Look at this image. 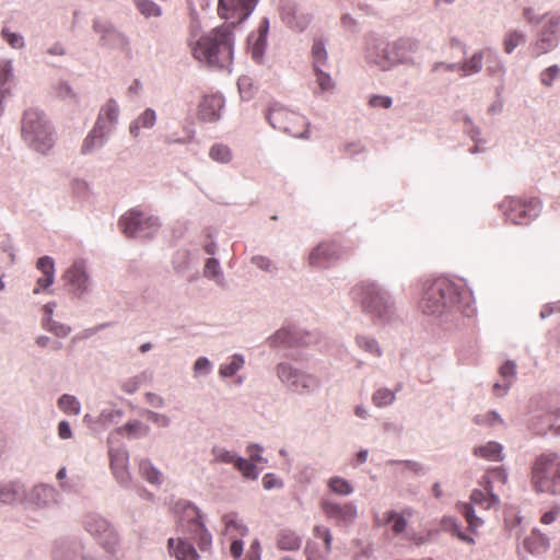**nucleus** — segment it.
Instances as JSON below:
<instances>
[{
  "label": "nucleus",
  "mask_w": 560,
  "mask_h": 560,
  "mask_svg": "<svg viewBox=\"0 0 560 560\" xmlns=\"http://www.w3.org/2000/svg\"><path fill=\"white\" fill-rule=\"evenodd\" d=\"M353 299L362 304L364 311L383 316L388 308V299L374 283L362 282L351 291Z\"/></svg>",
  "instance_id": "nucleus-6"
},
{
  "label": "nucleus",
  "mask_w": 560,
  "mask_h": 560,
  "mask_svg": "<svg viewBox=\"0 0 560 560\" xmlns=\"http://www.w3.org/2000/svg\"><path fill=\"white\" fill-rule=\"evenodd\" d=\"M140 474L151 483H156L160 481V471L155 469L149 460H142L140 463Z\"/></svg>",
  "instance_id": "nucleus-41"
},
{
  "label": "nucleus",
  "mask_w": 560,
  "mask_h": 560,
  "mask_svg": "<svg viewBox=\"0 0 560 560\" xmlns=\"http://www.w3.org/2000/svg\"><path fill=\"white\" fill-rule=\"evenodd\" d=\"M526 40L524 33L513 30L509 31L503 39V49L506 54H512L514 49L523 45Z\"/></svg>",
  "instance_id": "nucleus-29"
},
{
  "label": "nucleus",
  "mask_w": 560,
  "mask_h": 560,
  "mask_svg": "<svg viewBox=\"0 0 560 560\" xmlns=\"http://www.w3.org/2000/svg\"><path fill=\"white\" fill-rule=\"evenodd\" d=\"M277 373L279 378L296 393H307L318 386L316 377L301 373L287 363H280Z\"/></svg>",
  "instance_id": "nucleus-9"
},
{
  "label": "nucleus",
  "mask_w": 560,
  "mask_h": 560,
  "mask_svg": "<svg viewBox=\"0 0 560 560\" xmlns=\"http://www.w3.org/2000/svg\"><path fill=\"white\" fill-rule=\"evenodd\" d=\"M230 551L235 559L240 558L243 553V542L237 538H233Z\"/></svg>",
  "instance_id": "nucleus-60"
},
{
  "label": "nucleus",
  "mask_w": 560,
  "mask_h": 560,
  "mask_svg": "<svg viewBox=\"0 0 560 560\" xmlns=\"http://www.w3.org/2000/svg\"><path fill=\"white\" fill-rule=\"evenodd\" d=\"M458 288L454 282L439 278L425 288L419 307L424 314L441 315L458 302Z\"/></svg>",
  "instance_id": "nucleus-2"
},
{
  "label": "nucleus",
  "mask_w": 560,
  "mask_h": 560,
  "mask_svg": "<svg viewBox=\"0 0 560 560\" xmlns=\"http://www.w3.org/2000/svg\"><path fill=\"white\" fill-rule=\"evenodd\" d=\"M205 276L208 278H219L221 276L219 261L214 258H209L205 266Z\"/></svg>",
  "instance_id": "nucleus-51"
},
{
  "label": "nucleus",
  "mask_w": 560,
  "mask_h": 560,
  "mask_svg": "<svg viewBox=\"0 0 560 560\" xmlns=\"http://www.w3.org/2000/svg\"><path fill=\"white\" fill-rule=\"evenodd\" d=\"M119 433H126L129 438H141L148 434L149 427L140 421H131L118 429Z\"/></svg>",
  "instance_id": "nucleus-34"
},
{
  "label": "nucleus",
  "mask_w": 560,
  "mask_h": 560,
  "mask_svg": "<svg viewBox=\"0 0 560 560\" xmlns=\"http://www.w3.org/2000/svg\"><path fill=\"white\" fill-rule=\"evenodd\" d=\"M253 262L260 269L269 270L271 267V261L262 256H256L253 258Z\"/></svg>",
  "instance_id": "nucleus-61"
},
{
  "label": "nucleus",
  "mask_w": 560,
  "mask_h": 560,
  "mask_svg": "<svg viewBox=\"0 0 560 560\" xmlns=\"http://www.w3.org/2000/svg\"><path fill=\"white\" fill-rule=\"evenodd\" d=\"M328 486L332 492L340 495H348L353 491V488L350 485V482L341 477L330 478Z\"/></svg>",
  "instance_id": "nucleus-39"
},
{
  "label": "nucleus",
  "mask_w": 560,
  "mask_h": 560,
  "mask_svg": "<svg viewBox=\"0 0 560 560\" xmlns=\"http://www.w3.org/2000/svg\"><path fill=\"white\" fill-rule=\"evenodd\" d=\"M58 434L61 439L71 438V429L67 421H61L58 425Z\"/></svg>",
  "instance_id": "nucleus-62"
},
{
  "label": "nucleus",
  "mask_w": 560,
  "mask_h": 560,
  "mask_svg": "<svg viewBox=\"0 0 560 560\" xmlns=\"http://www.w3.org/2000/svg\"><path fill=\"white\" fill-rule=\"evenodd\" d=\"M244 364V359L242 355L234 354L231 358V362L221 365L220 374L224 377L233 376Z\"/></svg>",
  "instance_id": "nucleus-40"
},
{
  "label": "nucleus",
  "mask_w": 560,
  "mask_h": 560,
  "mask_svg": "<svg viewBox=\"0 0 560 560\" xmlns=\"http://www.w3.org/2000/svg\"><path fill=\"white\" fill-rule=\"evenodd\" d=\"M2 36L8 42V44L13 48H21L24 44L22 36L15 33H11L8 30L2 31Z\"/></svg>",
  "instance_id": "nucleus-53"
},
{
  "label": "nucleus",
  "mask_w": 560,
  "mask_h": 560,
  "mask_svg": "<svg viewBox=\"0 0 560 560\" xmlns=\"http://www.w3.org/2000/svg\"><path fill=\"white\" fill-rule=\"evenodd\" d=\"M523 544L524 548L533 555H541L549 548V539L537 529L532 530Z\"/></svg>",
  "instance_id": "nucleus-20"
},
{
  "label": "nucleus",
  "mask_w": 560,
  "mask_h": 560,
  "mask_svg": "<svg viewBox=\"0 0 560 560\" xmlns=\"http://www.w3.org/2000/svg\"><path fill=\"white\" fill-rule=\"evenodd\" d=\"M156 120V115L153 109H145L131 125H130V133L133 137H138L141 128H151L154 126Z\"/></svg>",
  "instance_id": "nucleus-24"
},
{
  "label": "nucleus",
  "mask_w": 560,
  "mask_h": 560,
  "mask_svg": "<svg viewBox=\"0 0 560 560\" xmlns=\"http://www.w3.org/2000/svg\"><path fill=\"white\" fill-rule=\"evenodd\" d=\"M322 509L329 518H335L339 523L349 524L357 517V508L352 503L338 504L330 501H324Z\"/></svg>",
  "instance_id": "nucleus-15"
},
{
  "label": "nucleus",
  "mask_w": 560,
  "mask_h": 560,
  "mask_svg": "<svg viewBox=\"0 0 560 560\" xmlns=\"http://www.w3.org/2000/svg\"><path fill=\"white\" fill-rule=\"evenodd\" d=\"M22 136L34 150L45 153L54 144L52 135L44 115L36 109L25 112L22 121Z\"/></svg>",
  "instance_id": "nucleus-4"
},
{
  "label": "nucleus",
  "mask_w": 560,
  "mask_h": 560,
  "mask_svg": "<svg viewBox=\"0 0 560 560\" xmlns=\"http://www.w3.org/2000/svg\"><path fill=\"white\" fill-rule=\"evenodd\" d=\"M258 0H219L218 12L230 25H222L201 36L192 46L194 57L211 67L225 68L233 59L232 27L247 19Z\"/></svg>",
  "instance_id": "nucleus-1"
},
{
  "label": "nucleus",
  "mask_w": 560,
  "mask_h": 560,
  "mask_svg": "<svg viewBox=\"0 0 560 560\" xmlns=\"http://www.w3.org/2000/svg\"><path fill=\"white\" fill-rule=\"evenodd\" d=\"M225 525V532L231 538H237L244 536L247 533V528L236 518L234 514H226L222 518Z\"/></svg>",
  "instance_id": "nucleus-27"
},
{
  "label": "nucleus",
  "mask_w": 560,
  "mask_h": 560,
  "mask_svg": "<svg viewBox=\"0 0 560 560\" xmlns=\"http://www.w3.org/2000/svg\"><path fill=\"white\" fill-rule=\"evenodd\" d=\"M48 330L52 331L58 337H66L70 332V327L56 322H50L48 325Z\"/></svg>",
  "instance_id": "nucleus-56"
},
{
  "label": "nucleus",
  "mask_w": 560,
  "mask_h": 560,
  "mask_svg": "<svg viewBox=\"0 0 560 560\" xmlns=\"http://www.w3.org/2000/svg\"><path fill=\"white\" fill-rule=\"evenodd\" d=\"M442 526L445 530H450L452 532L453 535H455L459 540L466 542V544H469V545H474L475 544V539L469 536V535H466L465 533H463L460 529H459V526L457 525L456 523V520L453 518V517H444L442 520Z\"/></svg>",
  "instance_id": "nucleus-33"
},
{
  "label": "nucleus",
  "mask_w": 560,
  "mask_h": 560,
  "mask_svg": "<svg viewBox=\"0 0 560 560\" xmlns=\"http://www.w3.org/2000/svg\"><path fill=\"white\" fill-rule=\"evenodd\" d=\"M314 535L318 538H322L325 545V551L326 553H329L331 550V533L330 530L325 526H315L314 527Z\"/></svg>",
  "instance_id": "nucleus-48"
},
{
  "label": "nucleus",
  "mask_w": 560,
  "mask_h": 560,
  "mask_svg": "<svg viewBox=\"0 0 560 560\" xmlns=\"http://www.w3.org/2000/svg\"><path fill=\"white\" fill-rule=\"evenodd\" d=\"M524 19L529 23H538V20L534 15V10L532 8H526L523 11Z\"/></svg>",
  "instance_id": "nucleus-64"
},
{
  "label": "nucleus",
  "mask_w": 560,
  "mask_h": 560,
  "mask_svg": "<svg viewBox=\"0 0 560 560\" xmlns=\"http://www.w3.org/2000/svg\"><path fill=\"white\" fill-rule=\"evenodd\" d=\"M260 453H261V447L260 446H258V445H250L248 447L249 460H252L255 464L260 463V462H265V459L261 457Z\"/></svg>",
  "instance_id": "nucleus-57"
},
{
  "label": "nucleus",
  "mask_w": 560,
  "mask_h": 560,
  "mask_svg": "<svg viewBox=\"0 0 560 560\" xmlns=\"http://www.w3.org/2000/svg\"><path fill=\"white\" fill-rule=\"evenodd\" d=\"M214 460L219 463H225L231 464L233 463L235 465V460L238 458L236 457L232 452L223 448V447H213L212 450Z\"/></svg>",
  "instance_id": "nucleus-45"
},
{
  "label": "nucleus",
  "mask_w": 560,
  "mask_h": 560,
  "mask_svg": "<svg viewBox=\"0 0 560 560\" xmlns=\"http://www.w3.org/2000/svg\"><path fill=\"white\" fill-rule=\"evenodd\" d=\"M36 267L43 273V276L39 277L36 281V287L33 290L35 294L49 288L52 284L55 278V264L52 258L49 256L40 257L37 260Z\"/></svg>",
  "instance_id": "nucleus-18"
},
{
  "label": "nucleus",
  "mask_w": 560,
  "mask_h": 560,
  "mask_svg": "<svg viewBox=\"0 0 560 560\" xmlns=\"http://www.w3.org/2000/svg\"><path fill=\"white\" fill-rule=\"evenodd\" d=\"M417 50V40L411 38H399L392 44H387L386 47L383 48L382 59L389 65L409 62Z\"/></svg>",
  "instance_id": "nucleus-11"
},
{
  "label": "nucleus",
  "mask_w": 560,
  "mask_h": 560,
  "mask_svg": "<svg viewBox=\"0 0 560 560\" xmlns=\"http://www.w3.org/2000/svg\"><path fill=\"white\" fill-rule=\"evenodd\" d=\"M85 525L86 529L97 537L106 549L109 551L114 549L117 544V536L104 518L91 516L86 520Z\"/></svg>",
  "instance_id": "nucleus-13"
},
{
  "label": "nucleus",
  "mask_w": 560,
  "mask_h": 560,
  "mask_svg": "<svg viewBox=\"0 0 560 560\" xmlns=\"http://www.w3.org/2000/svg\"><path fill=\"white\" fill-rule=\"evenodd\" d=\"M94 30L102 35V39H106L107 36H121L118 34L109 23L102 22V21H95L94 22Z\"/></svg>",
  "instance_id": "nucleus-50"
},
{
  "label": "nucleus",
  "mask_w": 560,
  "mask_h": 560,
  "mask_svg": "<svg viewBox=\"0 0 560 560\" xmlns=\"http://www.w3.org/2000/svg\"><path fill=\"white\" fill-rule=\"evenodd\" d=\"M508 476L502 467L489 469L481 478L480 485L492 487L494 483L505 485Z\"/></svg>",
  "instance_id": "nucleus-30"
},
{
  "label": "nucleus",
  "mask_w": 560,
  "mask_h": 560,
  "mask_svg": "<svg viewBox=\"0 0 560 560\" xmlns=\"http://www.w3.org/2000/svg\"><path fill=\"white\" fill-rule=\"evenodd\" d=\"M558 514H559V511H548V512L542 514V516L540 518V522L542 524L549 525L552 522H555V520L557 518Z\"/></svg>",
  "instance_id": "nucleus-63"
},
{
  "label": "nucleus",
  "mask_w": 560,
  "mask_h": 560,
  "mask_svg": "<svg viewBox=\"0 0 560 560\" xmlns=\"http://www.w3.org/2000/svg\"><path fill=\"white\" fill-rule=\"evenodd\" d=\"M59 408L68 415L80 413V402L74 396L62 395L58 400Z\"/></svg>",
  "instance_id": "nucleus-36"
},
{
  "label": "nucleus",
  "mask_w": 560,
  "mask_h": 560,
  "mask_svg": "<svg viewBox=\"0 0 560 560\" xmlns=\"http://www.w3.org/2000/svg\"><path fill=\"white\" fill-rule=\"evenodd\" d=\"M386 522L387 523H392L393 522L392 529H393V532L396 535L401 534L402 532H405V529L407 527L406 518L402 515H399V514H397L394 511H390V512L387 513Z\"/></svg>",
  "instance_id": "nucleus-43"
},
{
  "label": "nucleus",
  "mask_w": 560,
  "mask_h": 560,
  "mask_svg": "<svg viewBox=\"0 0 560 560\" xmlns=\"http://www.w3.org/2000/svg\"><path fill=\"white\" fill-rule=\"evenodd\" d=\"M395 400V392L388 388L377 389L373 396L372 401L377 407H385L393 404Z\"/></svg>",
  "instance_id": "nucleus-38"
},
{
  "label": "nucleus",
  "mask_w": 560,
  "mask_h": 560,
  "mask_svg": "<svg viewBox=\"0 0 560 560\" xmlns=\"http://www.w3.org/2000/svg\"><path fill=\"white\" fill-rule=\"evenodd\" d=\"M301 538L293 532L282 530L278 536V547L282 550H296L301 546Z\"/></svg>",
  "instance_id": "nucleus-28"
},
{
  "label": "nucleus",
  "mask_w": 560,
  "mask_h": 560,
  "mask_svg": "<svg viewBox=\"0 0 560 560\" xmlns=\"http://www.w3.org/2000/svg\"><path fill=\"white\" fill-rule=\"evenodd\" d=\"M340 257V250L335 243H322L312 250L308 257L310 265L327 267Z\"/></svg>",
  "instance_id": "nucleus-16"
},
{
  "label": "nucleus",
  "mask_w": 560,
  "mask_h": 560,
  "mask_svg": "<svg viewBox=\"0 0 560 560\" xmlns=\"http://www.w3.org/2000/svg\"><path fill=\"white\" fill-rule=\"evenodd\" d=\"M210 158L213 161L220 162V163H228L232 159L231 150L228 145L218 143L211 147L209 152Z\"/></svg>",
  "instance_id": "nucleus-37"
},
{
  "label": "nucleus",
  "mask_w": 560,
  "mask_h": 560,
  "mask_svg": "<svg viewBox=\"0 0 560 560\" xmlns=\"http://www.w3.org/2000/svg\"><path fill=\"white\" fill-rule=\"evenodd\" d=\"M18 497V491L13 486H5L0 489V501L3 503H12Z\"/></svg>",
  "instance_id": "nucleus-52"
},
{
  "label": "nucleus",
  "mask_w": 560,
  "mask_h": 560,
  "mask_svg": "<svg viewBox=\"0 0 560 560\" xmlns=\"http://www.w3.org/2000/svg\"><path fill=\"white\" fill-rule=\"evenodd\" d=\"M63 279L77 290L84 291L88 284V275L83 261H75L66 270Z\"/></svg>",
  "instance_id": "nucleus-19"
},
{
  "label": "nucleus",
  "mask_w": 560,
  "mask_h": 560,
  "mask_svg": "<svg viewBox=\"0 0 560 560\" xmlns=\"http://www.w3.org/2000/svg\"><path fill=\"white\" fill-rule=\"evenodd\" d=\"M223 107V100L221 96L210 95L203 97L199 104L198 115L203 121H215L220 118V110Z\"/></svg>",
  "instance_id": "nucleus-17"
},
{
  "label": "nucleus",
  "mask_w": 560,
  "mask_h": 560,
  "mask_svg": "<svg viewBox=\"0 0 560 560\" xmlns=\"http://www.w3.org/2000/svg\"><path fill=\"white\" fill-rule=\"evenodd\" d=\"M235 468L242 472L244 478L255 480L258 477L256 464L253 463L252 460L238 457L235 460Z\"/></svg>",
  "instance_id": "nucleus-35"
},
{
  "label": "nucleus",
  "mask_w": 560,
  "mask_h": 560,
  "mask_svg": "<svg viewBox=\"0 0 560 560\" xmlns=\"http://www.w3.org/2000/svg\"><path fill=\"white\" fill-rule=\"evenodd\" d=\"M194 369L196 372L208 373L210 371V362L208 359L201 357L195 362Z\"/></svg>",
  "instance_id": "nucleus-59"
},
{
  "label": "nucleus",
  "mask_w": 560,
  "mask_h": 560,
  "mask_svg": "<svg viewBox=\"0 0 560 560\" xmlns=\"http://www.w3.org/2000/svg\"><path fill=\"white\" fill-rule=\"evenodd\" d=\"M475 455L498 462L502 459V446L497 442H489L486 445L476 447Z\"/></svg>",
  "instance_id": "nucleus-26"
},
{
  "label": "nucleus",
  "mask_w": 560,
  "mask_h": 560,
  "mask_svg": "<svg viewBox=\"0 0 560 560\" xmlns=\"http://www.w3.org/2000/svg\"><path fill=\"white\" fill-rule=\"evenodd\" d=\"M118 117V106L115 101L109 100L101 109L98 119L96 122H101V125L105 126L107 129L108 127L104 122L106 121L108 124H114L117 120Z\"/></svg>",
  "instance_id": "nucleus-31"
},
{
  "label": "nucleus",
  "mask_w": 560,
  "mask_h": 560,
  "mask_svg": "<svg viewBox=\"0 0 560 560\" xmlns=\"http://www.w3.org/2000/svg\"><path fill=\"white\" fill-rule=\"evenodd\" d=\"M314 69L320 68L327 60V52L322 40H315L312 47Z\"/></svg>",
  "instance_id": "nucleus-42"
},
{
  "label": "nucleus",
  "mask_w": 560,
  "mask_h": 560,
  "mask_svg": "<svg viewBox=\"0 0 560 560\" xmlns=\"http://www.w3.org/2000/svg\"><path fill=\"white\" fill-rule=\"evenodd\" d=\"M482 486L485 491L475 489L470 494V502L488 510L499 502V498L493 493L492 487H488L487 485Z\"/></svg>",
  "instance_id": "nucleus-23"
},
{
  "label": "nucleus",
  "mask_w": 560,
  "mask_h": 560,
  "mask_svg": "<svg viewBox=\"0 0 560 560\" xmlns=\"http://www.w3.org/2000/svg\"><path fill=\"white\" fill-rule=\"evenodd\" d=\"M168 548L177 560H196L198 557L195 548L180 538L177 540L170 538Z\"/></svg>",
  "instance_id": "nucleus-22"
},
{
  "label": "nucleus",
  "mask_w": 560,
  "mask_h": 560,
  "mask_svg": "<svg viewBox=\"0 0 560 560\" xmlns=\"http://www.w3.org/2000/svg\"><path fill=\"white\" fill-rule=\"evenodd\" d=\"M560 77V68L558 66H551L544 70L540 74V82L545 86H551L553 81Z\"/></svg>",
  "instance_id": "nucleus-46"
},
{
  "label": "nucleus",
  "mask_w": 560,
  "mask_h": 560,
  "mask_svg": "<svg viewBox=\"0 0 560 560\" xmlns=\"http://www.w3.org/2000/svg\"><path fill=\"white\" fill-rule=\"evenodd\" d=\"M183 522H187L188 530L198 539L201 549H207L211 544V536L200 521L199 511L196 506L186 504L184 506Z\"/></svg>",
  "instance_id": "nucleus-12"
},
{
  "label": "nucleus",
  "mask_w": 560,
  "mask_h": 560,
  "mask_svg": "<svg viewBox=\"0 0 560 560\" xmlns=\"http://www.w3.org/2000/svg\"><path fill=\"white\" fill-rule=\"evenodd\" d=\"M456 506H457V510L465 517V520L468 524V529L471 533H476L477 529L483 524V521L475 514V510L469 503L459 502V503H457Z\"/></svg>",
  "instance_id": "nucleus-25"
},
{
  "label": "nucleus",
  "mask_w": 560,
  "mask_h": 560,
  "mask_svg": "<svg viewBox=\"0 0 560 560\" xmlns=\"http://www.w3.org/2000/svg\"><path fill=\"white\" fill-rule=\"evenodd\" d=\"M506 219L514 224H527L540 211V201L536 198L523 200L511 198L503 203Z\"/></svg>",
  "instance_id": "nucleus-8"
},
{
  "label": "nucleus",
  "mask_w": 560,
  "mask_h": 560,
  "mask_svg": "<svg viewBox=\"0 0 560 560\" xmlns=\"http://www.w3.org/2000/svg\"><path fill=\"white\" fill-rule=\"evenodd\" d=\"M262 486L267 490L281 488L282 481L275 474H266L262 478Z\"/></svg>",
  "instance_id": "nucleus-54"
},
{
  "label": "nucleus",
  "mask_w": 560,
  "mask_h": 560,
  "mask_svg": "<svg viewBox=\"0 0 560 560\" xmlns=\"http://www.w3.org/2000/svg\"><path fill=\"white\" fill-rule=\"evenodd\" d=\"M369 104L372 107L389 108L392 106V98L388 96L374 95L370 98Z\"/></svg>",
  "instance_id": "nucleus-55"
},
{
  "label": "nucleus",
  "mask_w": 560,
  "mask_h": 560,
  "mask_svg": "<svg viewBox=\"0 0 560 560\" xmlns=\"http://www.w3.org/2000/svg\"><path fill=\"white\" fill-rule=\"evenodd\" d=\"M559 32L560 15H551L542 26L538 39L532 45V56L538 57L552 50L558 44Z\"/></svg>",
  "instance_id": "nucleus-10"
},
{
  "label": "nucleus",
  "mask_w": 560,
  "mask_h": 560,
  "mask_svg": "<svg viewBox=\"0 0 560 560\" xmlns=\"http://www.w3.org/2000/svg\"><path fill=\"white\" fill-rule=\"evenodd\" d=\"M119 225L124 234L129 237L150 236L156 231L159 222L156 218L132 209L120 218Z\"/></svg>",
  "instance_id": "nucleus-7"
},
{
  "label": "nucleus",
  "mask_w": 560,
  "mask_h": 560,
  "mask_svg": "<svg viewBox=\"0 0 560 560\" xmlns=\"http://www.w3.org/2000/svg\"><path fill=\"white\" fill-rule=\"evenodd\" d=\"M316 81L322 92L330 91L334 86L329 74L325 73L320 68L315 69Z\"/></svg>",
  "instance_id": "nucleus-49"
},
{
  "label": "nucleus",
  "mask_w": 560,
  "mask_h": 560,
  "mask_svg": "<svg viewBox=\"0 0 560 560\" xmlns=\"http://www.w3.org/2000/svg\"><path fill=\"white\" fill-rule=\"evenodd\" d=\"M515 363L509 361L500 368V374L502 377H513L515 375Z\"/></svg>",
  "instance_id": "nucleus-58"
},
{
  "label": "nucleus",
  "mask_w": 560,
  "mask_h": 560,
  "mask_svg": "<svg viewBox=\"0 0 560 560\" xmlns=\"http://www.w3.org/2000/svg\"><path fill=\"white\" fill-rule=\"evenodd\" d=\"M135 5L145 18H159L162 15L161 7L152 0H135Z\"/></svg>",
  "instance_id": "nucleus-32"
},
{
  "label": "nucleus",
  "mask_w": 560,
  "mask_h": 560,
  "mask_svg": "<svg viewBox=\"0 0 560 560\" xmlns=\"http://www.w3.org/2000/svg\"><path fill=\"white\" fill-rule=\"evenodd\" d=\"M485 59L487 61H493L495 63L493 71L502 70V67L501 65H499L495 54L491 49L487 48L476 51L468 60L460 65L459 69L462 71V75H470L479 72L482 68V61Z\"/></svg>",
  "instance_id": "nucleus-14"
},
{
  "label": "nucleus",
  "mask_w": 560,
  "mask_h": 560,
  "mask_svg": "<svg viewBox=\"0 0 560 560\" xmlns=\"http://www.w3.org/2000/svg\"><path fill=\"white\" fill-rule=\"evenodd\" d=\"M532 483L537 492L560 494V456L542 454L534 463Z\"/></svg>",
  "instance_id": "nucleus-3"
},
{
  "label": "nucleus",
  "mask_w": 560,
  "mask_h": 560,
  "mask_svg": "<svg viewBox=\"0 0 560 560\" xmlns=\"http://www.w3.org/2000/svg\"><path fill=\"white\" fill-rule=\"evenodd\" d=\"M272 343H275V345L283 343V345H288V346H294L296 342H295L293 334L290 330L280 329L272 337Z\"/></svg>",
  "instance_id": "nucleus-47"
},
{
  "label": "nucleus",
  "mask_w": 560,
  "mask_h": 560,
  "mask_svg": "<svg viewBox=\"0 0 560 560\" xmlns=\"http://www.w3.org/2000/svg\"><path fill=\"white\" fill-rule=\"evenodd\" d=\"M357 342L361 349L364 351L375 355L381 357L382 351L374 339H370L366 337H358Z\"/></svg>",
  "instance_id": "nucleus-44"
},
{
  "label": "nucleus",
  "mask_w": 560,
  "mask_h": 560,
  "mask_svg": "<svg viewBox=\"0 0 560 560\" xmlns=\"http://www.w3.org/2000/svg\"><path fill=\"white\" fill-rule=\"evenodd\" d=\"M267 120L275 129L282 130L292 137H303L306 131V119L281 105L269 108Z\"/></svg>",
  "instance_id": "nucleus-5"
},
{
  "label": "nucleus",
  "mask_w": 560,
  "mask_h": 560,
  "mask_svg": "<svg viewBox=\"0 0 560 560\" xmlns=\"http://www.w3.org/2000/svg\"><path fill=\"white\" fill-rule=\"evenodd\" d=\"M109 132L101 122H96L92 131L84 139L82 144V153H90L95 147H101L104 142L105 136Z\"/></svg>",
  "instance_id": "nucleus-21"
}]
</instances>
